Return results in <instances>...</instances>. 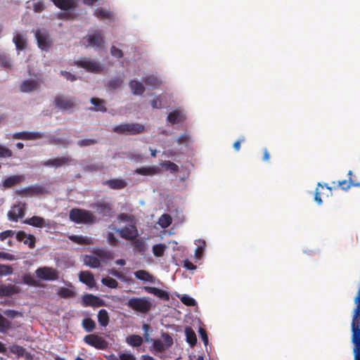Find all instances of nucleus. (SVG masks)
I'll return each instance as SVG.
<instances>
[{
    "mask_svg": "<svg viewBox=\"0 0 360 360\" xmlns=\"http://www.w3.org/2000/svg\"><path fill=\"white\" fill-rule=\"evenodd\" d=\"M352 342L354 345H360V311L354 310L352 323Z\"/></svg>",
    "mask_w": 360,
    "mask_h": 360,
    "instance_id": "1a4fd4ad",
    "label": "nucleus"
},
{
    "mask_svg": "<svg viewBox=\"0 0 360 360\" xmlns=\"http://www.w3.org/2000/svg\"><path fill=\"white\" fill-rule=\"evenodd\" d=\"M79 281L90 288L95 286L96 282L94 275L90 271H83L79 273Z\"/></svg>",
    "mask_w": 360,
    "mask_h": 360,
    "instance_id": "5701e85b",
    "label": "nucleus"
},
{
    "mask_svg": "<svg viewBox=\"0 0 360 360\" xmlns=\"http://www.w3.org/2000/svg\"><path fill=\"white\" fill-rule=\"evenodd\" d=\"M88 46L92 47H101L104 44V39L98 31L86 37Z\"/></svg>",
    "mask_w": 360,
    "mask_h": 360,
    "instance_id": "a211bd4d",
    "label": "nucleus"
},
{
    "mask_svg": "<svg viewBox=\"0 0 360 360\" xmlns=\"http://www.w3.org/2000/svg\"><path fill=\"white\" fill-rule=\"evenodd\" d=\"M132 245L134 247V250L135 252H139V253H144L146 250V246L145 243L141 240L135 238L134 240H132Z\"/></svg>",
    "mask_w": 360,
    "mask_h": 360,
    "instance_id": "58836bf2",
    "label": "nucleus"
},
{
    "mask_svg": "<svg viewBox=\"0 0 360 360\" xmlns=\"http://www.w3.org/2000/svg\"><path fill=\"white\" fill-rule=\"evenodd\" d=\"M69 217L77 224H93L96 221V217L91 211L79 208L72 209Z\"/></svg>",
    "mask_w": 360,
    "mask_h": 360,
    "instance_id": "f257e3e1",
    "label": "nucleus"
},
{
    "mask_svg": "<svg viewBox=\"0 0 360 360\" xmlns=\"http://www.w3.org/2000/svg\"><path fill=\"white\" fill-rule=\"evenodd\" d=\"M117 219L120 221L134 222V216L132 214H128L126 213H120L117 216Z\"/></svg>",
    "mask_w": 360,
    "mask_h": 360,
    "instance_id": "13d9d810",
    "label": "nucleus"
},
{
    "mask_svg": "<svg viewBox=\"0 0 360 360\" xmlns=\"http://www.w3.org/2000/svg\"><path fill=\"white\" fill-rule=\"evenodd\" d=\"M98 321L102 327H105L108 325L110 318L107 310L102 309L98 313Z\"/></svg>",
    "mask_w": 360,
    "mask_h": 360,
    "instance_id": "2f4dec72",
    "label": "nucleus"
},
{
    "mask_svg": "<svg viewBox=\"0 0 360 360\" xmlns=\"http://www.w3.org/2000/svg\"><path fill=\"white\" fill-rule=\"evenodd\" d=\"M91 207L96 210L97 213L103 217H111L112 216L113 210L111 205L106 202H97L91 205Z\"/></svg>",
    "mask_w": 360,
    "mask_h": 360,
    "instance_id": "f8f14e48",
    "label": "nucleus"
},
{
    "mask_svg": "<svg viewBox=\"0 0 360 360\" xmlns=\"http://www.w3.org/2000/svg\"><path fill=\"white\" fill-rule=\"evenodd\" d=\"M101 282L103 285L108 286L110 288H116L118 286L117 281L110 277L103 278Z\"/></svg>",
    "mask_w": 360,
    "mask_h": 360,
    "instance_id": "de8ad7c7",
    "label": "nucleus"
},
{
    "mask_svg": "<svg viewBox=\"0 0 360 360\" xmlns=\"http://www.w3.org/2000/svg\"><path fill=\"white\" fill-rule=\"evenodd\" d=\"M94 253L99 258L105 260H110L113 259V253L110 251L104 249H96L94 250Z\"/></svg>",
    "mask_w": 360,
    "mask_h": 360,
    "instance_id": "c9c22d12",
    "label": "nucleus"
},
{
    "mask_svg": "<svg viewBox=\"0 0 360 360\" xmlns=\"http://www.w3.org/2000/svg\"><path fill=\"white\" fill-rule=\"evenodd\" d=\"M103 184L108 186L110 188L114 190L123 189L127 186V182L124 179H120L106 180L103 181Z\"/></svg>",
    "mask_w": 360,
    "mask_h": 360,
    "instance_id": "b1692460",
    "label": "nucleus"
},
{
    "mask_svg": "<svg viewBox=\"0 0 360 360\" xmlns=\"http://www.w3.org/2000/svg\"><path fill=\"white\" fill-rule=\"evenodd\" d=\"M25 214V204L15 205L8 212V217L11 221H17L18 219L23 217Z\"/></svg>",
    "mask_w": 360,
    "mask_h": 360,
    "instance_id": "4468645a",
    "label": "nucleus"
},
{
    "mask_svg": "<svg viewBox=\"0 0 360 360\" xmlns=\"http://www.w3.org/2000/svg\"><path fill=\"white\" fill-rule=\"evenodd\" d=\"M126 342L131 346L139 347L143 343V338L138 335H131L126 338Z\"/></svg>",
    "mask_w": 360,
    "mask_h": 360,
    "instance_id": "e433bc0d",
    "label": "nucleus"
},
{
    "mask_svg": "<svg viewBox=\"0 0 360 360\" xmlns=\"http://www.w3.org/2000/svg\"><path fill=\"white\" fill-rule=\"evenodd\" d=\"M152 342L153 349L156 352L162 353L165 350L166 347L160 340L154 339Z\"/></svg>",
    "mask_w": 360,
    "mask_h": 360,
    "instance_id": "09e8293b",
    "label": "nucleus"
},
{
    "mask_svg": "<svg viewBox=\"0 0 360 360\" xmlns=\"http://www.w3.org/2000/svg\"><path fill=\"white\" fill-rule=\"evenodd\" d=\"M84 342L97 349H106L108 347V342L103 338L97 334H89L84 338Z\"/></svg>",
    "mask_w": 360,
    "mask_h": 360,
    "instance_id": "423d86ee",
    "label": "nucleus"
},
{
    "mask_svg": "<svg viewBox=\"0 0 360 360\" xmlns=\"http://www.w3.org/2000/svg\"><path fill=\"white\" fill-rule=\"evenodd\" d=\"M70 240L72 242L80 245H90L92 243V240L82 236L72 235L69 236Z\"/></svg>",
    "mask_w": 360,
    "mask_h": 360,
    "instance_id": "473e14b6",
    "label": "nucleus"
},
{
    "mask_svg": "<svg viewBox=\"0 0 360 360\" xmlns=\"http://www.w3.org/2000/svg\"><path fill=\"white\" fill-rule=\"evenodd\" d=\"M44 10V4L43 1L37 0L33 4V11L35 13H41Z\"/></svg>",
    "mask_w": 360,
    "mask_h": 360,
    "instance_id": "680f3d73",
    "label": "nucleus"
},
{
    "mask_svg": "<svg viewBox=\"0 0 360 360\" xmlns=\"http://www.w3.org/2000/svg\"><path fill=\"white\" fill-rule=\"evenodd\" d=\"M36 276L44 281H56L59 278V272L57 269L50 266L39 267L35 271Z\"/></svg>",
    "mask_w": 360,
    "mask_h": 360,
    "instance_id": "39448f33",
    "label": "nucleus"
},
{
    "mask_svg": "<svg viewBox=\"0 0 360 360\" xmlns=\"http://www.w3.org/2000/svg\"><path fill=\"white\" fill-rule=\"evenodd\" d=\"M134 275L136 278L141 281L152 282L153 280V276L145 270H138L134 273Z\"/></svg>",
    "mask_w": 360,
    "mask_h": 360,
    "instance_id": "ea45409f",
    "label": "nucleus"
},
{
    "mask_svg": "<svg viewBox=\"0 0 360 360\" xmlns=\"http://www.w3.org/2000/svg\"><path fill=\"white\" fill-rule=\"evenodd\" d=\"M23 222L37 228L50 227V221L49 220L46 221L39 216H33L31 218L26 219Z\"/></svg>",
    "mask_w": 360,
    "mask_h": 360,
    "instance_id": "2eb2a0df",
    "label": "nucleus"
},
{
    "mask_svg": "<svg viewBox=\"0 0 360 360\" xmlns=\"http://www.w3.org/2000/svg\"><path fill=\"white\" fill-rule=\"evenodd\" d=\"M90 101L94 105V108H90L91 110L106 112L107 108L104 100L98 98H91Z\"/></svg>",
    "mask_w": 360,
    "mask_h": 360,
    "instance_id": "cd10ccee",
    "label": "nucleus"
},
{
    "mask_svg": "<svg viewBox=\"0 0 360 360\" xmlns=\"http://www.w3.org/2000/svg\"><path fill=\"white\" fill-rule=\"evenodd\" d=\"M75 63L78 67L82 68L90 72L96 73L101 70L98 63L87 58L77 60Z\"/></svg>",
    "mask_w": 360,
    "mask_h": 360,
    "instance_id": "9d476101",
    "label": "nucleus"
},
{
    "mask_svg": "<svg viewBox=\"0 0 360 360\" xmlns=\"http://www.w3.org/2000/svg\"><path fill=\"white\" fill-rule=\"evenodd\" d=\"M58 295L63 298L72 297L75 295L74 292L66 288H60L58 290Z\"/></svg>",
    "mask_w": 360,
    "mask_h": 360,
    "instance_id": "8fccbe9b",
    "label": "nucleus"
},
{
    "mask_svg": "<svg viewBox=\"0 0 360 360\" xmlns=\"http://www.w3.org/2000/svg\"><path fill=\"white\" fill-rule=\"evenodd\" d=\"M160 169L156 166L142 167L134 170V173L143 176H153L159 174Z\"/></svg>",
    "mask_w": 360,
    "mask_h": 360,
    "instance_id": "4be33fe9",
    "label": "nucleus"
},
{
    "mask_svg": "<svg viewBox=\"0 0 360 360\" xmlns=\"http://www.w3.org/2000/svg\"><path fill=\"white\" fill-rule=\"evenodd\" d=\"M84 262L86 266L94 269L98 268L101 266L100 259L91 255H86L84 258Z\"/></svg>",
    "mask_w": 360,
    "mask_h": 360,
    "instance_id": "7c9ffc66",
    "label": "nucleus"
},
{
    "mask_svg": "<svg viewBox=\"0 0 360 360\" xmlns=\"http://www.w3.org/2000/svg\"><path fill=\"white\" fill-rule=\"evenodd\" d=\"M338 185V186L341 187L342 190L347 191L352 185V180H349V181L347 180L339 181Z\"/></svg>",
    "mask_w": 360,
    "mask_h": 360,
    "instance_id": "338daca9",
    "label": "nucleus"
},
{
    "mask_svg": "<svg viewBox=\"0 0 360 360\" xmlns=\"http://www.w3.org/2000/svg\"><path fill=\"white\" fill-rule=\"evenodd\" d=\"M143 81L146 85L152 86L153 88H158L162 84L161 80L155 75L148 76L143 78Z\"/></svg>",
    "mask_w": 360,
    "mask_h": 360,
    "instance_id": "4c0bfd02",
    "label": "nucleus"
},
{
    "mask_svg": "<svg viewBox=\"0 0 360 360\" xmlns=\"http://www.w3.org/2000/svg\"><path fill=\"white\" fill-rule=\"evenodd\" d=\"M143 289L148 293L154 295L155 296L160 298L162 300L167 301L169 300V293L162 289L155 287L144 286Z\"/></svg>",
    "mask_w": 360,
    "mask_h": 360,
    "instance_id": "aec40b11",
    "label": "nucleus"
},
{
    "mask_svg": "<svg viewBox=\"0 0 360 360\" xmlns=\"http://www.w3.org/2000/svg\"><path fill=\"white\" fill-rule=\"evenodd\" d=\"M190 142V136L187 133H184L179 136L177 139V143L179 144L187 145Z\"/></svg>",
    "mask_w": 360,
    "mask_h": 360,
    "instance_id": "0e129e2a",
    "label": "nucleus"
},
{
    "mask_svg": "<svg viewBox=\"0 0 360 360\" xmlns=\"http://www.w3.org/2000/svg\"><path fill=\"white\" fill-rule=\"evenodd\" d=\"M0 65L4 68H11V58L6 54L0 55Z\"/></svg>",
    "mask_w": 360,
    "mask_h": 360,
    "instance_id": "3c124183",
    "label": "nucleus"
},
{
    "mask_svg": "<svg viewBox=\"0 0 360 360\" xmlns=\"http://www.w3.org/2000/svg\"><path fill=\"white\" fill-rule=\"evenodd\" d=\"M36 238L33 235H27L24 240V243L28 245L30 248H33L35 245Z\"/></svg>",
    "mask_w": 360,
    "mask_h": 360,
    "instance_id": "e2e57ef3",
    "label": "nucleus"
},
{
    "mask_svg": "<svg viewBox=\"0 0 360 360\" xmlns=\"http://www.w3.org/2000/svg\"><path fill=\"white\" fill-rule=\"evenodd\" d=\"M20 289L12 284H1L0 285V297H10L15 294H18Z\"/></svg>",
    "mask_w": 360,
    "mask_h": 360,
    "instance_id": "f3484780",
    "label": "nucleus"
},
{
    "mask_svg": "<svg viewBox=\"0 0 360 360\" xmlns=\"http://www.w3.org/2000/svg\"><path fill=\"white\" fill-rule=\"evenodd\" d=\"M56 108L65 111L73 109L76 105L75 98H70L63 95L56 96L54 98Z\"/></svg>",
    "mask_w": 360,
    "mask_h": 360,
    "instance_id": "0eeeda50",
    "label": "nucleus"
},
{
    "mask_svg": "<svg viewBox=\"0 0 360 360\" xmlns=\"http://www.w3.org/2000/svg\"><path fill=\"white\" fill-rule=\"evenodd\" d=\"M37 45L41 50H47L52 46L49 32L44 29H37L35 32Z\"/></svg>",
    "mask_w": 360,
    "mask_h": 360,
    "instance_id": "6e6552de",
    "label": "nucleus"
},
{
    "mask_svg": "<svg viewBox=\"0 0 360 360\" xmlns=\"http://www.w3.org/2000/svg\"><path fill=\"white\" fill-rule=\"evenodd\" d=\"M13 42L15 44L16 49L18 51H22L26 49L27 39L21 33H15L13 38Z\"/></svg>",
    "mask_w": 360,
    "mask_h": 360,
    "instance_id": "393cba45",
    "label": "nucleus"
},
{
    "mask_svg": "<svg viewBox=\"0 0 360 360\" xmlns=\"http://www.w3.org/2000/svg\"><path fill=\"white\" fill-rule=\"evenodd\" d=\"M185 333L187 342L191 346H194L197 342V338L194 330L191 327H186Z\"/></svg>",
    "mask_w": 360,
    "mask_h": 360,
    "instance_id": "f704fd0d",
    "label": "nucleus"
},
{
    "mask_svg": "<svg viewBox=\"0 0 360 360\" xmlns=\"http://www.w3.org/2000/svg\"><path fill=\"white\" fill-rule=\"evenodd\" d=\"M94 15L100 20H104L106 19H111L112 18V13L103 8H98L95 10Z\"/></svg>",
    "mask_w": 360,
    "mask_h": 360,
    "instance_id": "72a5a7b5",
    "label": "nucleus"
},
{
    "mask_svg": "<svg viewBox=\"0 0 360 360\" xmlns=\"http://www.w3.org/2000/svg\"><path fill=\"white\" fill-rule=\"evenodd\" d=\"M13 269L11 265L0 264V276L11 275Z\"/></svg>",
    "mask_w": 360,
    "mask_h": 360,
    "instance_id": "603ef678",
    "label": "nucleus"
},
{
    "mask_svg": "<svg viewBox=\"0 0 360 360\" xmlns=\"http://www.w3.org/2000/svg\"><path fill=\"white\" fill-rule=\"evenodd\" d=\"M122 82L123 80L121 78H114L109 81L108 86L110 89H116L122 85Z\"/></svg>",
    "mask_w": 360,
    "mask_h": 360,
    "instance_id": "5fc2aeb1",
    "label": "nucleus"
},
{
    "mask_svg": "<svg viewBox=\"0 0 360 360\" xmlns=\"http://www.w3.org/2000/svg\"><path fill=\"white\" fill-rule=\"evenodd\" d=\"M72 161L69 157H61L54 159H49L43 163L44 166H52L55 167H60L63 165H68Z\"/></svg>",
    "mask_w": 360,
    "mask_h": 360,
    "instance_id": "412c9836",
    "label": "nucleus"
},
{
    "mask_svg": "<svg viewBox=\"0 0 360 360\" xmlns=\"http://www.w3.org/2000/svg\"><path fill=\"white\" fill-rule=\"evenodd\" d=\"M161 338H162V340L164 341L163 344L166 348H169L172 346L173 338L169 333L162 332L161 333Z\"/></svg>",
    "mask_w": 360,
    "mask_h": 360,
    "instance_id": "864d4df0",
    "label": "nucleus"
},
{
    "mask_svg": "<svg viewBox=\"0 0 360 360\" xmlns=\"http://www.w3.org/2000/svg\"><path fill=\"white\" fill-rule=\"evenodd\" d=\"M25 176L23 174H17L6 177L1 183L4 188H10L23 182Z\"/></svg>",
    "mask_w": 360,
    "mask_h": 360,
    "instance_id": "ddd939ff",
    "label": "nucleus"
},
{
    "mask_svg": "<svg viewBox=\"0 0 360 360\" xmlns=\"http://www.w3.org/2000/svg\"><path fill=\"white\" fill-rule=\"evenodd\" d=\"M167 120L172 124H179L184 122L185 117L183 113L179 110H174L169 113Z\"/></svg>",
    "mask_w": 360,
    "mask_h": 360,
    "instance_id": "a878e982",
    "label": "nucleus"
},
{
    "mask_svg": "<svg viewBox=\"0 0 360 360\" xmlns=\"http://www.w3.org/2000/svg\"><path fill=\"white\" fill-rule=\"evenodd\" d=\"M172 224V217L169 214H164L159 219V224L162 228H167Z\"/></svg>",
    "mask_w": 360,
    "mask_h": 360,
    "instance_id": "a18cd8bd",
    "label": "nucleus"
},
{
    "mask_svg": "<svg viewBox=\"0 0 360 360\" xmlns=\"http://www.w3.org/2000/svg\"><path fill=\"white\" fill-rule=\"evenodd\" d=\"M44 136L43 134L39 131H22L13 134L14 139L22 140H35L41 139Z\"/></svg>",
    "mask_w": 360,
    "mask_h": 360,
    "instance_id": "dca6fc26",
    "label": "nucleus"
},
{
    "mask_svg": "<svg viewBox=\"0 0 360 360\" xmlns=\"http://www.w3.org/2000/svg\"><path fill=\"white\" fill-rule=\"evenodd\" d=\"M82 326L86 332H91L96 328V323L91 318H85L82 320Z\"/></svg>",
    "mask_w": 360,
    "mask_h": 360,
    "instance_id": "a19ab883",
    "label": "nucleus"
},
{
    "mask_svg": "<svg viewBox=\"0 0 360 360\" xmlns=\"http://www.w3.org/2000/svg\"><path fill=\"white\" fill-rule=\"evenodd\" d=\"M83 301L86 306H101L102 301L95 295L91 294L86 295L83 297Z\"/></svg>",
    "mask_w": 360,
    "mask_h": 360,
    "instance_id": "c85d7f7f",
    "label": "nucleus"
},
{
    "mask_svg": "<svg viewBox=\"0 0 360 360\" xmlns=\"http://www.w3.org/2000/svg\"><path fill=\"white\" fill-rule=\"evenodd\" d=\"M181 301L183 304L188 307H193L195 305L196 302L195 300L187 295H184L181 298Z\"/></svg>",
    "mask_w": 360,
    "mask_h": 360,
    "instance_id": "052dcab7",
    "label": "nucleus"
},
{
    "mask_svg": "<svg viewBox=\"0 0 360 360\" xmlns=\"http://www.w3.org/2000/svg\"><path fill=\"white\" fill-rule=\"evenodd\" d=\"M15 192L21 197H31L44 193V188L40 186H30L16 190Z\"/></svg>",
    "mask_w": 360,
    "mask_h": 360,
    "instance_id": "9b49d317",
    "label": "nucleus"
},
{
    "mask_svg": "<svg viewBox=\"0 0 360 360\" xmlns=\"http://www.w3.org/2000/svg\"><path fill=\"white\" fill-rule=\"evenodd\" d=\"M39 87V83L37 80L26 79L20 84V90L23 93H30L38 89Z\"/></svg>",
    "mask_w": 360,
    "mask_h": 360,
    "instance_id": "6ab92c4d",
    "label": "nucleus"
},
{
    "mask_svg": "<svg viewBox=\"0 0 360 360\" xmlns=\"http://www.w3.org/2000/svg\"><path fill=\"white\" fill-rule=\"evenodd\" d=\"M11 322L0 314V333H5L11 328Z\"/></svg>",
    "mask_w": 360,
    "mask_h": 360,
    "instance_id": "c03bdc74",
    "label": "nucleus"
},
{
    "mask_svg": "<svg viewBox=\"0 0 360 360\" xmlns=\"http://www.w3.org/2000/svg\"><path fill=\"white\" fill-rule=\"evenodd\" d=\"M160 165L165 168L167 170H169L173 173H176L179 171L178 165L169 160L162 162Z\"/></svg>",
    "mask_w": 360,
    "mask_h": 360,
    "instance_id": "37998d69",
    "label": "nucleus"
},
{
    "mask_svg": "<svg viewBox=\"0 0 360 360\" xmlns=\"http://www.w3.org/2000/svg\"><path fill=\"white\" fill-rule=\"evenodd\" d=\"M118 233L120 236L127 240H132L136 238L139 236V231L135 224L125 226L122 229L117 228L114 225H110L108 227Z\"/></svg>",
    "mask_w": 360,
    "mask_h": 360,
    "instance_id": "20e7f679",
    "label": "nucleus"
},
{
    "mask_svg": "<svg viewBox=\"0 0 360 360\" xmlns=\"http://www.w3.org/2000/svg\"><path fill=\"white\" fill-rule=\"evenodd\" d=\"M54 5L61 10L68 11L75 8L74 0H51Z\"/></svg>",
    "mask_w": 360,
    "mask_h": 360,
    "instance_id": "bb28decb",
    "label": "nucleus"
},
{
    "mask_svg": "<svg viewBox=\"0 0 360 360\" xmlns=\"http://www.w3.org/2000/svg\"><path fill=\"white\" fill-rule=\"evenodd\" d=\"M106 239L108 241V243L111 246H117L118 245V240L115 237L113 233L112 232H108L106 234Z\"/></svg>",
    "mask_w": 360,
    "mask_h": 360,
    "instance_id": "6e6d98bb",
    "label": "nucleus"
},
{
    "mask_svg": "<svg viewBox=\"0 0 360 360\" xmlns=\"http://www.w3.org/2000/svg\"><path fill=\"white\" fill-rule=\"evenodd\" d=\"M110 53L112 56L120 58L123 56V53L121 49H119L116 48L115 46H112L110 49Z\"/></svg>",
    "mask_w": 360,
    "mask_h": 360,
    "instance_id": "69168bd1",
    "label": "nucleus"
},
{
    "mask_svg": "<svg viewBox=\"0 0 360 360\" xmlns=\"http://www.w3.org/2000/svg\"><path fill=\"white\" fill-rule=\"evenodd\" d=\"M129 87L134 95H142L145 91L143 84L137 80H131L129 82Z\"/></svg>",
    "mask_w": 360,
    "mask_h": 360,
    "instance_id": "c756f323",
    "label": "nucleus"
},
{
    "mask_svg": "<svg viewBox=\"0 0 360 360\" xmlns=\"http://www.w3.org/2000/svg\"><path fill=\"white\" fill-rule=\"evenodd\" d=\"M120 360H136V357L131 353H122L120 354Z\"/></svg>",
    "mask_w": 360,
    "mask_h": 360,
    "instance_id": "774afa93",
    "label": "nucleus"
},
{
    "mask_svg": "<svg viewBox=\"0 0 360 360\" xmlns=\"http://www.w3.org/2000/svg\"><path fill=\"white\" fill-rule=\"evenodd\" d=\"M166 249L164 244H157L153 247V252L155 257H162Z\"/></svg>",
    "mask_w": 360,
    "mask_h": 360,
    "instance_id": "49530a36",
    "label": "nucleus"
},
{
    "mask_svg": "<svg viewBox=\"0 0 360 360\" xmlns=\"http://www.w3.org/2000/svg\"><path fill=\"white\" fill-rule=\"evenodd\" d=\"M96 143H97V140H96V139H84L79 140L77 142V144L80 147H86V146H92Z\"/></svg>",
    "mask_w": 360,
    "mask_h": 360,
    "instance_id": "bf43d9fd",
    "label": "nucleus"
},
{
    "mask_svg": "<svg viewBox=\"0 0 360 360\" xmlns=\"http://www.w3.org/2000/svg\"><path fill=\"white\" fill-rule=\"evenodd\" d=\"M127 305L131 309L142 314L148 312L152 307V303L145 297H131L127 302Z\"/></svg>",
    "mask_w": 360,
    "mask_h": 360,
    "instance_id": "7ed1b4c3",
    "label": "nucleus"
},
{
    "mask_svg": "<svg viewBox=\"0 0 360 360\" xmlns=\"http://www.w3.org/2000/svg\"><path fill=\"white\" fill-rule=\"evenodd\" d=\"M13 155V152L9 148L0 145V158H11Z\"/></svg>",
    "mask_w": 360,
    "mask_h": 360,
    "instance_id": "4d7b16f0",
    "label": "nucleus"
},
{
    "mask_svg": "<svg viewBox=\"0 0 360 360\" xmlns=\"http://www.w3.org/2000/svg\"><path fill=\"white\" fill-rule=\"evenodd\" d=\"M22 282L28 285L39 286V282L30 274H24L22 277Z\"/></svg>",
    "mask_w": 360,
    "mask_h": 360,
    "instance_id": "79ce46f5",
    "label": "nucleus"
},
{
    "mask_svg": "<svg viewBox=\"0 0 360 360\" xmlns=\"http://www.w3.org/2000/svg\"><path fill=\"white\" fill-rule=\"evenodd\" d=\"M145 127L139 123L121 124L113 128V131L124 135H136L143 132Z\"/></svg>",
    "mask_w": 360,
    "mask_h": 360,
    "instance_id": "f03ea898",
    "label": "nucleus"
}]
</instances>
